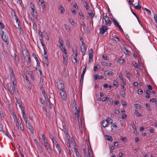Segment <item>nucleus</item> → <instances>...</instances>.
<instances>
[{
    "label": "nucleus",
    "mask_w": 157,
    "mask_h": 157,
    "mask_svg": "<svg viewBox=\"0 0 157 157\" xmlns=\"http://www.w3.org/2000/svg\"><path fill=\"white\" fill-rule=\"evenodd\" d=\"M57 84L58 88L60 90H65L64 84L60 78H58Z\"/></svg>",
    "instance_id": "1"
},
{
    "label": "nucleus",
    "mask_w": 157,
    "mask_h": 157,
    "mask_svg": "<svg viewBox=\"0 0 157 157\" xmlns=\"http://www.w3.org/2000/svg\"><path fill=\"white\" fill-rule=\"evenodd\" d=\"M31 10H32V14L34 18L36 19L37 18L38 16L37 14L36 11L35 10L34 5L33 4L32 6H31Z\"/></svg>",
    "instance_id": "2"
},
{
    "label": "nucleus",
    "mask_w": 157,
    "mask_h": 157,
    "mask_svg": "<svg viewBox=\"0 0 157 157\" xmlns=\"http://www.w3.org/2000/svg\"><path fill=\"white\" fill-rule=\"evenodd\" d=\"M108 28L105 25H103L100 28V34H103L105 32H107Z\"/></svg>",
    "instance_id": "3"
},
{
    "label": "nucleus",
    "mask_w": 157,
    "mask_h": 157,
    "mask_svg": "<svg viewBox=\"0 0 157 157\" xmlns=\"http://www.w3.org/2000/svg\"><path fill=\"white\" fill-rule=\"evenodd\" d=\"M60 92L62 98L63 100H66L67 99V94L65 90H60Z\"/></svg>",
    "instance_id": "4"
},
{
    "label": "nucleus",
    "mask_w": 157,
    "mask_h": 157,
    "mask_svg": "<svg viewBox=\"0 0 157 157\" xmlns=\"http://www.w3.org/2000/svg\"><path fill=\"white\" fill-rule=\"evenodd\" d=\"M7 90L10 92V93L12 95H14V90L12 87L11 84L10 83L7 84Z\"/></svg>",
    "instance_id": "5"
},
{
    "label": "nucleus",
    "mask_w": 157,
    "mask_h": 157,
    "mask_svg": "<svg viewBox=\"0 0 157 157\" xmlns=\"http://www.w3.org/2000/svg\"><path fill=\"white\" fill-rule=\"evenodd\" d=\"M82 45L81 47V51L82 52V55L83 56H84L86 50V45L85 44H84L83 41L82 42Z\"/></svg>",
    "instance_id": "6"
},
{
    "label": "nucleus",
    "mask_w": 157,
    "mask_h": 157,
    "mask_svg": "<svg viewBox=\"0 0 157 157\" xmlns=\"http://www.w3.org/2000/svg\"><path fill=\"white\" fill-rule=\"evenodd\" d=\"M103 16L104 19L105 20V24L106 25H110V24H111V21L109 19V18L107 16V15L104 16V14H103Z\"/></svg>",
    "instance_id": "7"
},
{
    "label": "nucleus",
    "mask_w": 157,
    "mask_h": 157,
    "mask_svg": "<svg viewBox=\"0 0 157 157\" xmlns=\"http://www.w3.org/2000/svg\"><path fill=\"white\" fill-rule=\"evenodd\" d=\"M26 126L27 128L30 130L31 133L32 134H33V128L31 125L29 121H28L25 122Z\"/></svg>",
    "instance_id": "8"
},
{
    "label": "nucleus",
    "mask_w": 157,
    "mask_h": 157,
    "mask_svg": "<svg viewBox=\"0 0 157 157\" xmlns=\"http://www.w3.org/2000/svg\"><path fill=\"white\" fill-rule=\"evenodd\" d=\"M1 33H2V38L3 40L5 42H7L8 36L6 35H5L4 32L2 30L1 31Z\"/></svg>",
    "instance_id": "9"
},
{
    "label": "nucleus",
    "mask_w": 157,
    "mask_h": 157,
    "mask_svg": "<svg viewBox=\"0 0 157 157\" xmlns=\"http://www.w3.org/2000/svg\"><path fill=\"white\" fill-rule=\"evenodd\" d=\"M93 53L94 51L93 50V49L91 48L90 50V52L89 53V62H90V60L91 59H92L93 57Z\"/></svg>",
    "instance_id": "10"
},
{
    "label": "nucleus",
    "mask_w": 157,
    "mask_h": 157,
    "mask_svg": "<svg viewBox=\"0 0 157 157\" xmlns=\"http://www.w3.org/2000/svg\"><path fill=\"white\" fill-rule=\"evenodd\" d=\"M117 128V123H113L111 126V131L113 132H115Z\"/></svg>",
    "instance_id": "11"
},
{
    "label": "nucleus",
    "mask_w": 157,
    "mask_h": 157,
    "mask_svg": "<svg viewBox=\"0 0 157 157\" xmlns=\"http://www.w3.org/2000/svg\"><path fill=\"white\" fill-rule=\"evenodd\" d=\"M86 72V71H85V70H83L82 73L81 75V79L80 81V85L82 84V85L83 81L84 76Z\"/></svg>",
    "instance_id": "12"
},
{
    "label": "nucleus",
    "mask_w": 157,
    "mask_h": 157,
    "mask_svg": "<svg viewBox=\"0 0 157 157\" xmlns=\"http://www.w3.org/2000/svg\"><path fill=\"white\" fill-rule=\"evenodd\" d=\"M43 144L44 145L45 147L47 150H49L50 151H51L52 150L51 148L50 147L48 142H45L43 143Z\"/></svg>",
    "instance_id": "13"
},
{
    "label": "nucleus",
    "mask_w": 157,
    "mask_h": 157,
    "mask_svg": "<svg viewBox=\"0 0 157 157\" xmlns=\"http://www.w3.org/2000/svg\"><path fill=\"white\" fill-rule=\"evenodd\" d=\"M63 63H64L65 65H67V56L66 55L65 56H63Z\"/></svg>",
    "instance_id": "14"
},
{
    "label": "nucleus",
    "mask_w": 157,
    "mask_h": 157,
    "mask_svg": "<svg viewBox=\"0 0 157 157\" xmlns=\"http://www.w3.org/2000/svg\"><path fill=\"white\" fill-rule=\"evenodd\" d=\"M14 59L16 61L15 63L17 65L19 63V58L18 56H17L16 54H14Z\"/></svg>",
    "instance_id": "15"
},
{
    "label": "nucleus",
    "mask_w": 157,
    "mask_h": 157,
    "mask_svg": "<svg viewBox=\"0 0 157 157\" xmlns=\"http://www.w3.org/2000/svg\"><path fill=\"white\" fill-rule=\"evenodd\" d=\"M36 145L38 149V151H40V153L42 152L43 151L42 148L41 146L40 145V143H37V144H36Z\"/></svg>",
    "instance_id": "16"
},
{
    "label": "nucleus",
    "mask_w": 157,
    "mask_h": 157,
    "mask_svg": "<svg viewBox=\"0 0 157 157\" xmlns=\"http://www.w3.org/2000/svg\"><path fill=\"white\" fill-rule=\"evenodd\" d=\"M80 110L79 109H77V108H76L75 109V114L77 115V117L78 118V117H80L79 112Z\"/></svg>",
    "instance_id": "17"
},
{
    "label": "nucleus",
    "mask_w": 157,
    "mask_h": 157,
    "mask_svg": "<svg viewBox=\"0 0 157 157\" xmlns=\"http://www.w3.org/2000/svg\"><path fill=\"white\" fill-rule=\"evenodd\" d=\"M104 73L105 74L107 75L108 76L112 75L113 74V72L112 71L109 70L105 71Z\"/></svg>",
    "instance_id": "18"
},
{
    "label": "nucleus",
    "mask_w": 157,
    "mask_h": 157,
    "mask_svg": "<svg viewBox=\"0 0 157 157\" xmlns=\"http://www.w3.org/2000/svg\"><path fill=\"white\" fill-rule=\"evenodd\" d=\"M101 64L105 66H111V63H108L105 61H102L101 63Z\"/></svg>",
    "instance_id": "19"
},
{
    "label": "nucleus",
    "mask_w": 157,
    "mask_h": 157,
    "mask_svg": "<svg viewBox=\"0 0 157 157\" xmlns=\"http://www.w3.org/2000/svg\"><path fill=\"white\" fill-rule=\"evenodd\" d=\"M121 112L123 115L121 116V118L123 119L127 117V115L125 114V111L124 110L122 111Z\"/></svg>",
    "instance_id": "20"
},
{
    "label": "nucleus",
    "mask_w": 157,
    "mask_h": 157,
    "mask_svg": "<svg viewBox=\"0 0 157 157\" xmlns=\"http://www.w3.org/2000/svg\"><path fill=\"white\" fill-rule=\"evenodd\" d=\"M47 105H48V107L50 109H51L52 108V104L51 103V102L48 99H47V101H46Z\"/></svg>",
    "instance_id": "21"
},
{
    "label": "nucleus",
    "mask_w": 157,
    "mask_h": 157,
    "mask_svg": "<svg viewBox=\"0 0 157 157\" xmlns=\"http://www.w3.org/2000/svg\"><path fill=\"white\" fill-rule=\"evenodd\" d=\"M11 80L12 81H15V77L13 73H10Z\"/></svg>",
    "instance_id": "22"
},
{
    "label": "nucleus",
    "mask_w": 157,
    "mask_h": 157,
    "mask_svg": "<svg viewBox=\"0 0 157 157\" xmlns=\"http://www.w3.org/2000/svg\"><path fill=\"white\" fill-rule=\"evenodd\" d=\"M59 47L61 49V48L63 47V40L61 39H59Z\"/></svg>",
    "instance_id": "23"
},
{
    "label": "nucleus",
    "mask_w": 157,
    "mask_h": 157,
    "mask_svg": "<svg viewBox=\"0 0 157 157\" xmlns=\"http://www.w3.org/2000/svg\"><path fill=\"white\" fill-rule=\"evenodd\" d=\"M23 117L24 119V121L25 122H27L28 121H27V117L26 116V115L25 113V112H24L23 113H22Z\"/></svg>",
    "instance_id": "24"
},
{
    "label": "nucleus",
    "mask_w": 157,
    "mask_h": 157,
    "mask_svg": "<svg viewBox=\"0 0 157 157\" xmlns=\"http://www.w3.org/2000/svg\"><path fill=\"white\" fill-rule=\"evenodd\" d=\"M136 0V2H138V5L137 6H135L134 5V6H135V8L136 9H137V10H140L141 9V6L140 5H139V0Z\"/></svg>",
    "instance_id": "25"
},
{
    "label": "nucleus",
    "mask_w": 157,
    "mask_h": 157,
    "mask_svg": "<svg viewBox=\"0 0 157 157\" xmlns=\"http://www.w3.org/2000/svg\"><path fill=\"white\" fill-rule=\"evenodd\" d=\"M108 124V123L106 122V121L105 120H103L102 122V126L104 127H106L107 125Z\"/></svg>",
    "instance_id": "26"
},
{
    "label": "nucleus",
    "mask_w": 157,
    "mask_h": 157,
    "mask_svg": "<svg viewBox=\"0 0 157 157\" xmlns=\"http://www.w3.org/2000/svg\"><path fill=\"white\" fill-rule=\"evenodd\" d=\"M105 121H106V122L108 123V124L110 123L112 124L113 123L112 120L109 117L107 118Z\"/></svg>",
    "instance_id": "27"
},
{
    "label": "nucleus",
    "mask_w": 157,
    "mask_h": 157,
    "mask_svg": "<svg viewBox=\"0 0 157 157\" xmlns=\"http://www.w3.org/2000/svg\"><path fill=\"white\" fill-rule=\"evenodd\" d=\"M125 90H122L121 91L120 93L121 95V96L122 97L124 98L125 97Z\"/></svg>",
    "instance_id": "28"
},
{
    "label": "nucleus",
    "mask_w": 157,
    "mask_h": 157,
    "mask_svg": "<svg viewBox=\"0 0 157 157\" xmlns=\"http://www.w3.org/2000/svg\"><path fill=\"white\" fill-rule=\"evenodd\" d=\"M90 148H89V147H88V153L89 155H90L93 154V152L91 148V146H90Z\"/></svg>",
    "instance_id": "29"
},
{
    "label": "nucleus",
    "mask_w": 157,
    "mask_h": 157,
    "mask_svg": "<svg viewBox=\"0 0 157 157\" xmlns=\"http://www.w3.org/2000/svg\"><path fill=\"white\" fill-rule=\"evenodd\" d=\"M42 141L44 143L47 142V140H46V137L45 136L44 134H43L42 135Z\"/></svg>",
    "instance_id": "30"
},
{
    "label": "nucleus",
    "mask_w": 157,
    "mask_h": 157,
    "mask_svg": "<svg viewBox=\"0 0 157 157\" xmlns=\"http://www.w3.org/2000/svg\"><path fill=\"white\" fill-rule=\"evenodd\" d=\"M106 137L107 138V140L110 141H112L113 140V138L111 136L106 135Z\"/></svg>",
    "instance_id": "31"
},
{
    "label": "nucleus",
    "mask_w": 157,
    "mask_h": 157,
    "mask_svg": "<svg viewBox=\"0 0 157 157\" xmlns=\"http://www.w3.org/2000/svg\"><path fill=\"white\" fill-rule=\"evenodd\" d=\"M84 6L86 8V9L87 10H88L89 8V6L88 5V4L87 3V2L86 1H85L84 3Z\"/></svg>",
    "instance_id": "32"
},
{
    "label": "nucleus",
    "mask_w": 157,
    "mask_h": 157,
    "mask_svg": "<svg viewBox=\"0 0 157 157\" xmlns=\"http://www.w3.org/2000/svg\"><path fill=\"white\" fill-rule=\"evenodd\" d=\"M69 21L71 23L72 25H73L74 26H76V23L75 22V21H73V20L71 19H69Z\"/></svg>",
    "instance_id": "33"
},
{
    "label": "nucleus",
    "mask_w": 157,
    "mask_h": 157,
    "mask_svg": "<svg viewBox=\"0 0 157 157\" xmlns=\"http://www.w3.org/2000/svg\"><path fill=\"white\" fill-rule=\"evenodd\" d=\"M52 136L53 137V138H52V140L54 145L56 146V145L57 144H58L57 143L56 140L55 139H54V137H53V136L52 135Z\"/></svg>",
    "instance_id": "34"
},
{
    "label": "nucleus",
    "mask_w": 157,
    "mask_h": 157,
    "mask_svg": "<svg viewBox=\"0 0 157 157\" xmlns=\"http://www.w3.org/2000/svg\"><path fill=\"white\" fill-rule=\"evenodd\" d=\"M56 148L57 149V150L59 151V154H61V148L60 147V146L59 144H57L56 145Z\"/></svg>",
    "instance_id": "35"
},
{
    "label": "nucleus",
    "mask_w": 157,
    "mask_h": 157,
    "mask_svg": "<svg viewBox=\"0 0 157 157\" xmlns=\"http://www.w3.org/2000/svg\"><path fill=\"white\" fill-rule=\"evenodd\" d=\"M12 82L13 84V87L14 88V91H15L16 90V87L17 86L16 82L15 81H12Z\"/></svg>",
    "instance_id": "36"
},
{
    "label": "nucleus",
    "mask_w": 157,
    "mask_h": 157,
    "mask_svg": "<svg viewBox=\"0 0 157 157\" xmlns=\"http://www.w3.org/2000/svg\"><path fill=\"white\" fill-rule=\"evenodd\" d=\"M62 130L64 132L65 134V135L66 133L67 132V131L66 129V126L65 124L63 125Z\"/></svg>",
    "instance_id": "37"
},
{
    "label": "nucleus",
    "mask_w": 157,
    "mask_h": 157,
    "mask_svg": "<svg viewBox=\"0 0 157 157\" xmlns=\"http://www.w3.org/2000/svg\"><path fill=\"white\" fill-rule=\"evenodd\" d=\"M134 106L136 109H140L141 106V105L139 104H135Z\"/></svg>",
    "instance_id": "38"
},
{
    "label": "nucleus",
    "mask_w": 157,
    "mask_h": 157,
    "mask_svg": "<svg viewBox=\"0 0 157 157\" xmlns=\"http://www.w3.org/2000/svg\"><path fill=\"white\" fill-rule=\"evenodd\" d=\"M79 15L80 16V18L81 19L84 20L85 19V17L83 15L82 13L81 12H80L79 13Z\"/></svg>",
    "instance_id": "39"
},
{
    "label": "nucleus",
    "mask_w": 157,
    "mask_h": 157,
    "mask_svg": "<svg viewBox=\"0 0 157 157\" xmlns=\"http://www.w3.org/2000/svg\"><path fill=\"white\" fill-rule=\"evenodd\" d=\"M135 115H136L137 117L141 116V115L138 112L137 110H136L135 112Z\"/></svg>",
    "instance_id": "40"
},
{
    "label": "nucleus",
    "mask_w": 157,
    "mask_h": 157,
    "mask_svg": "<svg viewBox=\"0 0 157 157\" xmlns=\"http://www.w3.org/2000/svg\"><path fill=\"white\" fill-rule=\"evenodd\" d=\"M124 53L125 54L128 56H129V52L127 48H125L124 49Z\"/></svg>",
    "instance_id": "41"
},
{
    "label": "nucleus",
    "mask_w": 157,
    "mask_h": 157,
    "mask_svg": "<svg viewBox=\"0 0 157 157\" xmlns=\"http://www.w3.org/2000/svg\"><path fill=\"white\" fill-rule=\"evenodd\" d=\"M61 49L64 52V53H65V55H67V50L65 48L63 45V47L61 48Z\"/></svg>",
    "instance_id": "42"
},
{
    "label": "nucleus",
    "mask_w": 157,
    "mask_h": 157,
    "mask_svg": "<svg viewBox=\"0 0 157 157\" xmlns=\"http://www.w3.org/2000/svg\"><path fill=\"white\" fill-rule=\"evenodd\" d=\"M125 61L123 59L122 57H121L118 60V62L121 64H122Z\"/></svg>",
    "instance_id": "43"
},
{
    "label": "nucleus",
    "mask_w": 157,
    "mask_h": 157,
    "mask_svg": "<svg viewBox=\"0 0 157 157\" xmlns=\"http://www.w3.org/2000/svg\"><path fill=\"white\" fill-rule=\"evenodd\" d=\"M44 63L47 65V66H48V59H44Z\"/></svg>",
    "instance_id": "44"
},
{
    "label": "nucleus",
    "mask_w": 157,
    "mask_h": 157,
    "mask_svg": "<svg viewBox=\"0 0 157 157\" xmlns=\"http://www.w3.org/2000/svg\"><path fill=\"white\" fill-rule=\"evenodd\" d=\"M111 19L114 22V24L115 25H117L118 24V22L113 17H112V18Z\"/></svg>",
    "instance_id": "45"
},
{
    "label": "nucleus",
    "mask_w": 157,
    "mask_h": 157,
    "mask_svg": "<svg viewBox=\"0 0 157 157\" xmlns=\"http://www.w3.org/2000/svg\"><path fill=\"white\" fill-rule=\"evenodd\" d=\"M39 69H41V68L40 67V62L38 63H37V65L36 67V70H38Z\"/></svg>",
    "instance_id": "46"
},
{
    "label": "nucleus",
    "mask_w": 157,
    "mask_h": 157,
    "mask_svg": "<svg viewBox=\"0 0 157 157\" xmlns=\"http://www.w3.org/2000/svg\"><path fill=\"white\" fill-rule=\"evenodd\" d=\"M59 10H60L61 13H62L65 11V9L63 6H61L59 8Z\"/></svg>",
    "instance_id": "47"
},
{
    "label": "nucleus",
    "mask_w": 157,
    "mask_h": 157,
    "mask_svg": "<svg viewBox=\"0 0 157 157\" xmlns=\"http://www.w3.org/2000/svg\"><path fill=\"white\" fill-rule=\"evenodd\" d=\"M88 14L89 15V17L91 19H92L94 17L95 14H93V13H88Z\"/></svg>",
    "instance_id": "48"
},
{
    "label": "nucleus",
    "mask_w": 157,
    "mask_h": 157,
    "mask_svg": "<svg viewBox=\"0 0 157 157\" xmlns=\"http://www.w3.org/2000/svg\"><path fill=\"white\" fill-rule=\"evenodd\" d=\"M132 64L135 67H136V68H139V67L138 66L137 63L136 62H132Z\"/></svg>",
    "instance_id": "49"
},
{
    "label": "nucleus",
    "mask_w": 157,
    "mask_h": 157,
    "mask_svg": "<svg viewBox=\"0 0 157 157\" xmlns=\"http://www.w3.org/2000/svg\"><path fill=\"white\" fill-rule=\"evenodd\" d=\"M66 43L67 44V45L68 47L70 48V45L69 41L68 40H66Z\"/></svg>",
    "instance_id": "50"
},
{
    "label": "nucleus",
    "mask_w": 157,
    "mask_h": 157,
    "mask_svg": "<svg viewBox=\"0 0 157 157\" xmlns=\"http://www.w3.org/2000/svg\"><path fill=\"white\" fill-rule=\"evenodd\" d=\"M119 78L120 79H121V80H122V81L123 83L124 84V85H125V84L124 83V80L123 78V76H122V75L121 74L119 75Z\"/></svg>",
    "instance_id": "51"
},
{
    "label": "nucleus",
    "mask_w": 157,
    "mask_h": 157,
    "mask_svg": "<svg viewBox=\"0 0 157 157\" xmlns=\"http://www.w3.org/2000/svg\"><path fill=\"white\" fill-rule=\"evenodd\" d=\"M113 85L114 86H116L117 87L119 84L117 82L114 81L113 82Z\"/></svg>",
    "instance_id": "52"
},
{
    "label": "nucleus",
    "mask_w": 157,
    "mask_h": 157,
    "mask_svg": "<svg viewBox=\"0 0 157 157\" xmlns=\"http://www.w3.org/2000/svg\"><path fill=\"white\" fill-rule=\"evenodd\" d=\"M121 140L124 142H126L127 140V139L126 137L122 136L121 137Z\"/></svg>",
    "instance_id": "53"
},
{
    "label": "nucleus",
    "mask_w": 157,
    "mask_h": 157,
    "mask_svg": "<svg viewBox=\"0 0 157 157\" xmlns=\"http://www.w3.org/2000/svg\"><path fill=\"white\" fill-rule=\"evenodd\" d=\"M38 34L39 35V37H42V33L41 32L40 29L38 30Z\"/></svg>",
    "instance_id": "54"
},
{
    "label": "nucleus",
    "mask_w": 157,
    "mask_h": 157,
    "mask_svg": "<svg viewBox=\"0 0 157 157\" xmlns=\"http://www.w3.org/2000/svg\"><path fill=\"white\" fill-rule=\"evenodd\" d=\"M144 91L147 95H150L151 94V92L148 90H144Z\"/></svg>",
    "instance_id": "55"
},
{
    "label": "nucleus",
    "mask_w": 157,
    "mask_h": 157,
    "mask_svg": "<svg viewBox=\"0 0 157 157\" xmlns=\"http://www.w3.org/2000/svg\"><path fill=\"white\" fill-rule=\"evenodd\" d=\"M102 58L105 60H108L109 57L107 56H104L103 55L102 56Z\"/></svg>",
    "instance_id": "56"
},
{
    "label": "nucleus",
    "mask_w": 157,
    "mask_h": 157,
    "mask_svg": "<svg viewBox=\"0 0 157 157\" xmlns=\"http://www.w3.org/2000/svg\"><path fill=\"white\" fill-rule=\"evenodd\" d=\"M23 78H25V80H27V83H28V82H29V80L28 78H27V75H24V76H23Z\"/></svg>",
    "instance_id": "57"
},
{
    "label": "nucleus",
    "mask_w": 157,
    "mask_h": 157,
    "mask_svg": "<svg viewBox=\"0 0 157 157\" xmlns=\"http://www.w3.org/2000/svg\"><path fill=\"white\" fill-rule=\"evenodd\" d=\"M64 26L65 29L67 30V31H69L70 30V29L68 26L67 25L65 24H64Z\"/></svg>",
    "instance_id": "58"
},
{
    "label": "nucleus",
    "mask_w": 157,
    "mask_h": 157,
    "mask_svg": "<svg viewBox=\"0 0 157 157\" xmlns=\"http://www.w3.org/2000/svg\"><path fill=\"white\" fill-rule=\"evenodd\" d=\"M19 30L20 34H22L23 33V29H22L21 27H20V28H19Z\"/></svg>",
    "instance_id": "59"
},
{
    "label": "nucleus",
    "mask_w": 157,
    "mask_h": 157,
    "mask_svg": "<svg viewBox=\"0 0 157 157\" xmlns=\"http://www.w3.org/2000/svg\"><path fill=\"white\" fill-rule=\"evenodd\" d=\"M39 86L41 90H43L44 89L43 87V86L41 83H39Z\"/></svg>",
    "instance_id": "60"
},
{
    "label": "nucleus",
    "mask_w": 157,
    "mask_h": 157,
    "mask_svg": "<svg viewBox=\"0 0 157 157\" xmlns=\"http://www.w3.org/2000/svg\"><path fill=\"white\" fill-rule=\"evenodd\" d=\"M109 98L106 97H103V98L102 101L105 102L106 101L107 99H109Z\"/></svg>",
    "instance_id": "61"
},
{
    "label": "nucleus",
    "mask_w": 157,
    "mask_h": 157,
    "mask_svg": "<svg viewBox=\"0 0 157 157\" xmlns=\"http://www.w3.org/2000/svg\"><path fill=\"white\" fill-rule=\"evenodd\" d=\"M116 26H117V27H118V28H119V29L122 32H123V31L122 29V28L121 27V26L119 25V24L118 25H117Z\"/></svg>",
    "instance_id": "62"
},
{
    "label": "nucleus",
    "mask_w": 157,
    "mask_h": 157,
    "mask_svg": "<svg viewBox=\"0 0 157 157\" xmlns=\"http://www.w3.org/2000/svg\"><path fill=\"white\" fill-rule=\"evenodd\" d=\"M110 152L111 153H112L113 152V150L115 149V147L113 146H112L110 147Z\"/></svg>",
    "instance_id": "63"
},
{
    "label": "nucleus",
    "mask_w": 157,
    "mask_h": 157,
    "mask_svg": "<svg viewBox=\"0 0 157 157\" xmlns=\"http://www.w3.org/2000/svg\"><path fill=\"white\" fill-rule=\"evenodd\" d=\"M154 19L155 21L157 23V14H155L154 16Z\"/></svg>",
    "instance_id": "64"
}]
</instances>
